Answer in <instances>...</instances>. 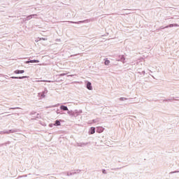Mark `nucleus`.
I'll return each instance as SVG.
<instances>
[{
    "label": "nucleus",
    "instance_id": "nucleus-1",
    "mask_svg": "<svg viewBox=\"0 0 179 179\" xmlns=\"http://www.w3.org/2000/svg\"><path fill=\"white\" fill-rule=\"evenodd\" d=\"M90 22V20H85L83 21H78V22L69 21V22L74 24H81V23H89Z\"/></svg>",
    "mask_w": 179,
    "mask_h": 179
},
{
    "label": "nucleus",
    "instance_id": "nucleus-2",
    "mask_svg": "<svg viewBox=\"0 0 179 179\" xmlns=\"http://www.w3.org/2000/svg\"><path fill=\"white\" fill-rule=\"evenodd\" d=\"M45 93H48V91L47 90V89H45L43 92H39L38 94V96L41 97V99H44V97H45Z\"/></svg>",
    "mask_w": 179,
    "mask_h": 179
},
{
    "label": "nucleus",
    "instance_id": "nucleus-3",
    "mask_svg": "<svg viewBox=\"0 0 179 179\" xmlns=\"http://www.w3.org/2000/svg\"><path fill=\"white\" fill-rule=\"evenodd\" d=\"M117 61H120V62L125 64V56L124 55H119L117 57Z\"/></svg>",
    "mask_w": 179,
    "mask_h": 179
},
{
    "label": "nucleus",
    "instance_id": "nucleus-4",
    "mask_svg": "<svg viewBox=\"0 0 179 179\" xmlns=\"http://www.w3.org/2000/svg\"><path fill=\"white\" fill-rule=\"evenodd\" d=\"M38 62H40V61L37 59H29L28 61L25 62V64H38Z\"/></svg>",
    "mask_w": 179,
    "mask_h": 179
},
{
    "label": "nucleus",
    "instance_id": "nucleus-5",
    "mask_svg": "<svg viewBox=\"0 0 179 179\" xmlns=\"http://www.w3.org/2000/svg\"><path fill=\"white\" fill-rule=\"evenodd\" d=\"M86 87L88 90H93V86H92V83H90V81L86 82Z\"/></svg>",
    "mask_w": 179,
    "mask_h": 179
},
{
    "label": "nucleus",
    "instance_id": "nucleus-6",
    "mask_svg": "<svg viewBox=\"0 0 179 179\" xmlns=\"http://www.w3.org/2000/svg\"><path fill=\"white\" fill-rule=\"evenodd\" d=\"M28 78L29 76H20V77L12 76L10 77V79H27Z\"/></svg>",
    "mask_w": 179,
    "mask_h": 179
},
{
    "label": "nucleus",
    "instance_id": "nucleus-7",
    "mask_svg": "<svg viewBox=\"0 0 179 179\" xmlns=\"http://www.w3.org/2000/svg\"><path fill=\"white\" fill-rule=\"evenodd\" d=\"M95 132H96V128L90 127V129L89 130V134L90 135H93V134H95Z\"/></svg>",
    "mask_w": 179,
    "mask_h": 179
},
{
    "label": "nucleus",
    "instance_id": "nucleus-8",
    "mask_svg": "<svg viewBox=\"0 0 179 179\" xmlns=\"http://www.w3.org/2000/svg\"><path fill=\"white\" fill-rule=\"evenodd\" d=\"M60 110H62V111H68L69 109H68V106L65 105H61Z\"/></svg>",
    "mask_w": 179,
    "mask_h": 179
},
{
    "label": "nucleus",
    "instance_id": "nucleus-9",
    "mask_svg": "<svg viewBox=\"0 0 179 179\" xmlns=\"http://www.w3.org/2000/svg\"><path fill=\"white\" fill-rule=\"evenodd\" d=\"M89 145V143H77V146H79L80 148H83L84 146H86Z\"/></svg>",
    "mask_w": 179,
    "mask_h": 179
},
{
    "label": "nucleus",
    "instance_id": "nucleus-10",
    "mask_svg": "<svg viewBox=\"0 0 179 179\" xmlns=\"http://www.w3.org/2000/svg\"><path fill=\"white\" fill-rule=\"evenodd\" d=\"M178 24H170L167 26H166V29H169V27H178Z\"/></svg>",
    "mask_w": 179,
    "mask_h": 179
},
{
    "label": "nucleus",
    "instance_id": "nucleus-11",
    "mask_svg": "<svg viewBox=\"0 0 179 179\" xmlns=\"http://www.w3.org/2000/svg\"><path fill=\"white\" fill-rule=\"evenodd\" d=\"M14 73H15L16 75H19L20 73H24V70H15L14 71Z\"/></svg>",
    "mask_w": 179,
    "mask_h": 179
},
{
    "label": "nucleus",
    "instance_id": "nucleus-12",
    "mask_svg": "<svg viewBox=\"0 0 179 179\" xmlns=\"http://www.w3.org/2000/svg\"><path fill=\"white\" fill-rule=\"evenodd\" d=\"M67 114L71 117H75V113L73 110H69V109L67 110Z\"/></svg>",
    "mask_w": 179,
    "mask_h": 179
},
{
    "label": "nucleus",
    "instance_id": "nucleus-13",
    "mask_svg": "<svg viewBox=\"0 0 179 179\" xmlns=\"http://www.w3.org/2000/svg\"><path fill=\"white\" fill-rule=\"evenodd\" d=\"M53 125H55V127H59V125H61V121L59 120H55Z\"/></svg>",
    "mask_w": 179,
    "mask_h": 179
},
{
    "label": "nucleus",
    "instance_id": "nucleus-14",
    "mask_svg": "<svg viewBox=\"0 0 179 179\" xmlns=\"http://www.w3.org/2000/svg\"><path fill=\"white\" fill-rule=\"evenodd\" d=\"M104 131V128L103 127H97L96 129V132L98 134H101V132H103Z\"/></svg>",
    "mask_w": 179,
    "mask_h": 179
},
{
    "label": "nucleus",
    "instance_id": "nucleus-15",
    "mask_svg": "<svg viewBox=\"0 0 179 179\" xmlns=\"http://www.w3.org/2000/svg\"><path fill=\"white\" fill-rule=\"evenodd\" d=\"M33 16H37V14H32L27 16V20H30L31 19H33Z\"/></svg>",
    "mask_w": 179,
    "mask_h": 179
},
{
    "label": "nucleus",
    "instance_id": "nucleus-16",
    "mask_svg": "<svg viewBox=\"0 0 179 179\" xmlns=\"http://www.w3.org/2000/svg\"><path fill=\"white\" fill-rule=\"evenodd\" d=\"M15 132H17V130L16 129H9L8 134H15Z\"/></svg>",
    "mask_w": 179,
    "mask_h": 179
},
{
    "label": "nucleus",
    "instance_id": "nucleus-17",
    "mask_svg": "<svg viewBox=\"0 0 179 179\" xmlns=\"http://www.w3.org/2000/svg\"><path fill=\"white\" fill-rule=\"evenodd\" d=\"M76 174V172L72 171V172H66V176H75Z\"/></svg>",
    "mask_w": 179,
    "mask_h": 179
},
{
    "label": "nucleus",
    "instance_id": "nucleus-18",
    "mask_svg": "<svg viewBox=\"0 0 179 179\" xmlns=\"http://www.w3.org/2000/svg\"><path fill=\"white\" fill-rule=\"evenodd\" d=\"M173 100H177L174 97H171V99H164V101H173Z\"/></svg>",
    "mask_w": 179,
    "mask_h": 179
},
{
    "label": "nucleus",
    "instance_id": "nucleus-19",
    "mask_svg": "<svg viewBox=\"0 0 179 179\" xmlns=\"http://www.w3.org/2000/svg\"><path fill=\"white\" fill-rule=\"evenodd\" d=\"M105 65H110V60L108 59H106L104 62Z\"/></svg>",
    "mask_w": 179,
    "mask_h": 179
},
{
    "label": "nucleus",
    "instance_id": "nucleus-20",
    "mask_svg": "<svg viewBox=\"0 0 179 179\" xmlns=\"http://www.w3.org/2000/svg\"><path fill=\"white\" fill-rule=\"evenodd\" d=\"M124 100H128V99H127L125 97H120V101H124Z\"/></svg>",
    "mask_w": 179,
    "mask_h": 179
},
{
    "label": "nucleus",
    "instance_id": "nucleus-21",
    "mask_svg": "<svg viewBox=\"0 0 179 179\" xmlns=\"http://www.w3.org/2000/svg\"><path fill=\"white\" fill-rule=\"evenodd\" d=\"M99 118L92 120V122H94V124H96V122H99Z\"/></svg>",
    "mask_w": 179,
    "mask_h": 179
},
{
    "label": "nucleus",
    "instance_id": "nucleus-22",
    "mask_svg": "<svg viewBox=\"0 0 179 179\" xmlns=\"http://www.w3.org/2000/svg\"><path fill=\"white\" fill-rule=\"evenodd\" d=\"M19 108H19V107H16V108H10L9 110H17V109H19Z\"/></svg>",
    "mask_w": 179,
    "mask_h": 179
},
{
    "label": "nucleus",
    "instance_id": "nucleus-23",
    "mask_svg": "<svg viewBox=\"0 0 179 179\" xmlns=\"http://www.w3.org/2000/svg\"><path fill=\"white\" fill-rule=\"evenodd\" d=\"M73 171L76 172V174H78V173H79L80 172V169H77V170H74Z\"/></svg>",
    "mask_w": 179,
    "mask_h": 179
},
{
    "label": "nucleus",
    "instance_id": "nucleus-24",
    "mask_svg": "<svg viewBox=\"0 0 179 179\" xmlns=\"http://www.w3.org/2000/svg\"><path fill=\"white\" fill-rule=\"evenodd\" d=\"M103 174H107V171L106 169H102Z\"/></svg>",
    "mask_w": 179,
    "mask_h": 179
},
{
    "label": "nucleus",
    "instance_id": "nucleus-25",
    "mask_svg": "<svg viewBox=\"0 0 179 179\" xmlns=\"http://www.w3.org/2000/svg\"><path fill=\"white\" fill-rule=\"evenodd\" d=\"M6 146V145H10V141H7L6 143H3Z\"/></svg>",
    "mask_w": 179,
    "mask_h": 179
},
{
    "label": "nucleus",
    "instance_id": "nucleus-26",
    "mask_svg": "<svg viewBox=\"0 0 179 179\" xmlns=\"http://www.w3.org/2000/svg\"><path fill=\"white\" fill-rule=\"evenodd\" d=\"M36 112H34V111H32V112H31V113H30L31 115H36Z\"/></svg>",
    "mask_w": 179,
    "mask_h": 179
},
{
    "label": "nucleus",
    "instance_id": "nucleus-27",
    "mask_svg": "<svg viewBox=\"0 0 179 179\" xmlns=\"http://www.w3.org/2000/svg\"><path fill=\"white\" fill-rule=\"evenodd\" d=\"M3 132V134H9L8 130H4Z\"/></svg>",
    "mask_w": 179,
    "mask_h": 179
},
{
    "label": "nucleus",
    "instance_id": "nucleus-28",
    "mask_svg": "<svg viewBox=\"0 0 179 179\" xmlns=\"http://www.w3.org/2000/svg\"><path fill=\"white\" fill-rule=\"evenodd\" d=\"M164 29H166V27L162 26L159 27V30H163Z\"/></svg>",
    "mask_w": 179,
    "mask_h": 179
},
{
    "label": "nucleus",
    "instance_id": "nucleus-29",
    "mask_svg": "<svg viewBox=\"0 0 179 179\" xmlns=\"http://www.w3.org/2000/svg\"><path fill=\"white\" fill-rule=\"evenodd\" d=\"M56 113H57V114H64V113H61V112L59 111V110H57L56 111Z\"/></svg>",
    "mask_w": 179,
    "mask_h": 179
},
{
    "label": "nucleus",
    "instance_id": "nucleus-30",
    "mask_svg": "<svg viewBox=\"0 0 179 179\" xmlns=\"http://www.w3.org/2000/svg\"><path fill=\"white\" fill-rule=\"evenodd\" d=\"M41 40H43V41H47V38H41Z\"/></svg>",
    "mask_w": 179,
    "mask_h": 179
},
{
    "label": "nucleus",
    "instance_id": "nucleus-31",
    "mask_svg": "<svg viewBox=\"0 0 179 179\" xmlns=\"http://www.w3.org/2000/svg\"><path fill=\"white\" fill-rule=\"evenodd\" d=\"M175 173H179V171H172L171 172V174H174Z\"/></svg>",
    "mask_w": 179,
    "mask_h": 179
},
{
    "label": "nucleus",
    "instance_id": "nucleus-32",
    "mask_svg": "<svg viewBox=\"0 0 179 179\" xmlns=\"http://www.w3.org/2000/svg\"><path fill=\"white\" fill-rule=\"evenodd\" d=\"M65 75H66V73H63L59 74V76H65Z\"/></svg>",
    "mask_w": 179,
    "mask_h": 179
},
{
    "label": "nucleus",
    "instance_id": "nucleus-33",
    "mask_svg": "<svg viewBox=\"0 0 179 179\" xmlns=\"http://www.w3.org/2000/svg\"><path fill=\"white\" fill-rule=\"evenodd\" d=\"M49 127H50V128H52V127H54V124H50Z\"/></svg>",
    "mask_w": 179,
    "mask_h": 179
},
{
    "label": "nucleus",
    "instance_id": "nucleus-34",
    "mask_svg": "<svg viewBox=\"0 0 179 179\" xmlns=\"http://www.w3.org/2000/svg\"><path fill=\"white\" fill-rule=\"evenodd\" d=\"M27 20H27V17L23 18V22H26Z\"/></svg>",
    "mask_w": 179,
    "mask_h": 179
},
{
    "label": "nucleus",
    "instance_id": "nucleus-35",
    "mask_svg": "<svg viewBox=\"0 0 179 179\" xmlns=\"http://www.w3.org/2000/svg\"><path fill=\"white\" fill-rule=\"evenodd\" d=\"M145 71H143L141 72V73H140V75H145Z\"/></svg>",
    "mask_w": 179,
    "mask_h": 179
},
{
    "label": "nucleus",
    "instance_id": "nucleus-36",
    "mask_svg": "<svg viewBox=\"0 0 179 179\" xmlns=\"http://www.w3.org/2000/svg\"><path fill=\"white\" fill-rule=\"evenodd\" d=\"M121 168L112 169V170H120Z\"/></svg>",
    "mask_w": 179,
    "mask_h": 179
},
{
    "label": "nucleus",
    "instance_id": "nucleus-37",
    "mask_svg": "<svg viewBox=\"0 0 179 179\" xmlns=\"http://www.w3.org/2000/svg\"><path fill=\"white\" fill-rule=\"evenodd\" d=\"M36 118H40V114H37Z\"/></svg>",
    "mask_w": 179,
    "mask_h": 179
},
{
    "label": "nucleus",
    "instance_id": "nucleus-38",
    "mask_svg": "<svg viewBox=\"0 0 179 179\" xmlns=\"http://www.w3.org/2000/svg\"><path fill=\"white\" fill-rule=\"evenodd\" d=\"M3 131H0V135H3Z\"/></svg>",
    "mask_w": 179,
    "mask_h": 179
},
{
    "label": "nucleus",
    "instance_id": "nucleus-39",
    "mask_svg": "<svg viewBox=\"0 0 179 179\" xmlns=\"http://www.w3.org/2000/svg\"><path fill=\"white\" fill-rule=\"evenodd\" d=\"M43 82H50V81H48V80H43Z\"/></svg>",
    "mask_w": 179,
    "mask_h": 179
},
{
    "label": "nucleus",
    "instance_id": "nucleus-40",
    "mask_svg": "<svg viewBox=\"0 0 179 179\" xmlns=\"http://www.w3.org/2000/svg\"><path fill=\"white\" fill-rule=\"evenodd\" d=\"M32 17L36 18V17H37V16H32Z\"/></svg>",
    "mask_w": 179,
    "mask_h": 179
},
{
    "label": "nucleus",
    "instance_id": "nucleus-41",
    "mask_svg": "<svg viewBox=\"0 0 179 179\" xmlns=\"http://www.w3.org/2000/svg\"><path fill=\"white\" fill-rule=\"evenodd\" d=\"M0 76H3V74L0 73Z\"/></svg>",
    "mask_w": 179,
    "mask_h": 179
},
{
    "label": "nucleus",
    "instance_id": "nucleus-42",
    "mask_svg": "<svg viewBox=\"0 0 179 179\" xmlns=\"http://www.w3.org/2000/svg\"><path fill=\"white\" fill-rule=\"evenodd\" d=\"M0 146H3V143H2V144H0Z\"/></svg>",
    "mask_w": 179,
    "mask_h": 179
},
{
    "label": "nucleus",
    "instance_id": "nucleus-43",
    "mask_svg": "<svg viewBox=\"0 0 179 179\" xmlns=\"http://www.w3.org/2000/svg\"><path fill=\"white\" fill-rule=\"evenodd\" d=\"M48 108H51V106H48Z\"/></svg>",
    "mask_w": 179,
    "mask_h": 179
},
{
    "label": "nucleus",
    "instance_id": "nucleus-44",
    "mask_svg": "<svg viewBox=\"0 0 179 179\" xmlns=\"http://www.w3.org/2000/svg\"><path fill=\"white\" fill-rule=\"evenodd\" d=\"M24 177H27V175H25Z\"/></svg>",
    "mask_w": 179,
    "mask_h": 179
},
{
    "label": "nucleus",
    "instance_id": "nucleus-45",
    "mask_svg": "<svg viewBox=\"0 0 179 179\" xmlns=\"http://www.w3.org/2000/svg\"><path fill=\"white\" fill-rule=\"evenodd\" d=\"M8 78V76H6V78Z\"/></svg>",
    "mask_w": 179,
    "mask_h": 179
},
{
    "label": "nucleus",
    "instance_id": "nucleus-46",
    "mask_svg": "<svg viewBox=\"0 0 179 179\" xmlns=\"http://www.w3.org/2000/svg\"><path fill=\"white\" fill-rule=\"evenodd\" d=\"M8 78V76H6V78Z\"/></svg>",
    "mask_w": 179,
    "mask_h": 179
},
{
    "label": "nucleus",
    "instance_id": "nucleus-47",
    "mask_svg": "<svg viewBox=\"0 0 179 179\" xmlns=\"http://www.w3.org/2000/svg\"><path fill=\"white\" fill-rule=\"evenodd\" d=\"M8 78V76H6V78Z\"/></svg>",
    "mask_w": 179,
    "mask_h": 179
},
{
    "label": "nucleus",
    "instance_id": "nucleus-48",
    "mask_svg": "<svg viewBox=\"0 0 179 179\" xmlns=\"http://www.w3.org/2000/svg\"><path fill=\"white\" fill-rule=\"evenodd\" d=\"M70 76H73V75H71Z\"/></svg>",
    "mask_w": 179,
    "mask_h": 179
}]
</instances>
